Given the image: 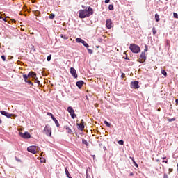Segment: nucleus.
Listing matches in <instances>:
<instances>
[{"label":"nucleus","mask_w":178,"mask_h":178,"mask_svg":"<svg viewBox=\"0 0 178 178\" xmlns=\"http://www.w3.org/2000/svg\"><path fill=\"white\" fill-rule=\"evenodd\" d=\"M94 15V10L91 7H88L85 10H79V18L80 19H86V17H90Z\"/></svg>","instance_id":"obj_1"},{"label":"nucleus","mask_w":178,"mask_h":178,"mask_svg":"<svg viewBox=\"0 0 178 178\" xmlns=\"http://www.w3.org/2000/svg\"><path fill=\"white\" fill-rule=\"evenodd\" d=\"M43 134L48 137H51L52 129L49 124H47L43 130Z\"/></svg>","instance_id":"obj_2"},{"label":"nucleus","mask_w":178,"mask_h":178,"mask_svg":"<svg viewBox=\"0 0 178 178\" xmlns=\"http://www.w3.org/2000/svg\"><path fill=\"white\" fill-rule=\"evenodd\" d=\"M129 49L134 54H138L140 51V47L134 44H131Z\"/></svg>","instance_id":"obj_3"},{"label":"nucleus","mask_w":178,"mask_h":178,"mask_svg":"<svg viewBox=\"0 0 178 178\" xmlns=\"http://www.w3.org/2000/svg\"><path fill=\"white\" fill-rule=\"evenodd\" d=\"M147 60V56H145V52H142L141 54L138 57V62L139 63H144Z\"/></svg>","instance_id":"obj_4"},{"label":"nucleus","mask_w":178,"mask_h":178,"mask_svg":"<svg viewBox=\"0 0 178 178\" xmlns=\"http://www.w3.org/2000/svg\"><path fill=\"white\" fill-rule=\"evenodd\" d=\"M39 147H38L37 146H31L27 147V150L29 152H31V154H36L38 151Z\"/></svg>","instance_id":"obj_5"},{"label":"nucleus","mask_w":178,"mask_h":178,"mask_svg":"<svg viewBox=\"0 0 178 178\" xmlns=\"http://www.w3.org/2000/svg\"><path fill=\"white\" fill-rule=\"evenodd\" d=\"M106 29H108L113 28V24L112 23V20L111 19H106Z\"/></svg>","instance_id":"obj_6"},{"label":"nucleus","mask_w":178,"mask_h":178,"mask_svg":"<svg viewBox=\"0 0 178 178\" xmlns=\"http://www.w3.org/2000/svg\"><path fill=\"white\" fill-rule=\"evenodd\" d=\"M1 115L6 116L7 118H15L17 117L15 114H10L8 112H1Z\"/></svg>","instance_id":"obj_7"},{"label":"nucleus","mask_w":178,"mask_h":178,"mask_svg":"<svg viewBox=\"0 0 178 178\" xmlns=\"http://www.w3.org/2000/svg\"><path fill=\"white\" fill-rule=\"evenodd\" d=\"M19 135L20 137L23 138H31V134L29 132H19Z\"/></svg>","instance_id":"obj_8"},{"label":"nucleus","mask_w":178,"mask_h":178,"mask_svg":"<svg viewBox=\"0 0 178 178\" xmlns=\"http://www.w3.org/2000/svg\"><path fill=\"white\" fill-rule=\"evenodd\" d=\"M76 126L78 127V129L83 131L85 129V125H84V121L83 120H81V122L80 124L76 123Z\"/></svg>","instance_id":"obj_9"},{"label":"nucleus","mask_w":178,"mask_h":178,"mask_svg":"<svg viewBox=\"0 0 178 178\" xmlns=\"http://www.w3.org/2000/svg\"><path fill=\"white\" fill-rule=\"evenodd\" d=\"M138 83L139 82L138 81L131 82V88H134L135 90L140 88V85H138Z\"/></svg>","instance_id":"obj_10"},{"label":"nucleus","mask_w":178,"mask_h":178,"mask_svg":"<svg viewBox=\"0 0 178 178\" xmlns=\"http://www.w3.org/2000/svg\"><path fill=\"white\" fill-rule=\"evenodd\" d=\"M70 72L72 76H73L74 77V79H77V77H78L77 72L76 71V69H74V67H71Z\"/></svg>","instance_id":"obj_11"},{"label":"nucleus","mask_w":178,"mask_h":178,"mask_svg":"<svg viewBox=\"0 0 178 178\" xmlns=\"http://www.w3.org/2000/svg\"><path fill=\"white\" fill-rule=\"evenodd\" d=\"M28 77L30 79L31 77H32V79H35V77H37V74H35V72L31 71L30 72H29L28 74Z\"/></svg>","instance_id":"obj_12"},{"label":"nucleus","mask_w":178,"mask_h":178,"mask_svg":"<svg viewBox=\"0 0 178 178\" xmlns=\"http://www.w3.org/2000/svg\"><path fill=\"white\" fill-rule=\"evenodd\" d=\"M76 86H77V87H78L79 88H81V87H83V86H84V81H77V82L76 83Z\"/></svg>","instance_id":"obj_13"},{"label":"nucleus","mask_w":178,"mask_h":178,"mask_svg":"<svg viewBox=\"0 0 178 178\" xmlns=\"http://www.w3.org/2000/svg\"><path fill=\"white\" fill-rule=\"evenodd\" d=\"M65 129H66V131H67V134H72V131L68 125H66Z\"/></svg>","instance_id":"obj_14"},{"label":"nucleus","mask_w":178,"mask_h":178,"mask_svg":"<svg viewBox=\"0 0 178 178\" xmlns=\"http://www.w3.org/2000/svg\"><path fill=\"white\" fill-rule=\"evenodd\" d=\"M23 78L24 79L25 83H27L29 81H30V78L27 76V74H24Z\"/></svg>","instance_id":"obj_15"},{"label":"nucleus","mask_w":178,"mask_h":178,"mask_svg":"<svg viewBox=\"0 0 178 178\" xmlns=\"http://www.w3.org/2000/svg\"><path fill=\"white\" fill-rule=\"evenodd\" d=\"M65 175H66V177L67 178H72L71 176H70V174L67 170V168H65Z\"/></svg>","instance_id":"obj_16"},{"label":"nucleus","mask_w":178,"mask_h":178,"mask_svg":"<svg viewBox=\"0 0 178 178\" xmlns=\"http://www.w3.org/2000/svg\"><path fill=\"white\" fill-rule=\"evenodd\" d=\"M53 120L55 122V124H56V127H59L60 124H59L58 120L56 118H53Z\"/></svg>","instance_id":"obj_17"},{"label":"nucleus","mask_w":178,"mask_h":178,"mask_svg":"<svg viewBox=\"0 0 178 178\" xmlns=\"http://www.w3.org/2000/svg\"><path fill=\"white\" fill-rule=\"evenodd\" d=\"M33 13H34L35 16H40L41 15V13H40L39 10L33 11Z\"/></svg>","instance_id":"obj_18"},{"label":"nucleus","mask_w":178,"mask_h":178,"mask_svg":"<svg viewBox=\"0 0 178 178\" xmlns=\"http://www.w3.org/2000/svg\"><path fill=\"white\" fill-rule=\"evenodd\" d=\"M70 113L72 119H75L76 118V115L74 112H70Z\"/></svg>","instance_id":"obj_19"},{"label":"nucleus","mask_w":178,"mask_h":178,"mask_svg":"<svg viewBox=\"0 0 178 178\" xmlns=\"http://www.w3.org/2000/svg\"><path fill=\"white\" fill-rule=\"evenodd\" d=\"M82 144L86 145V147L88 148V143L87 140H85L84 139H83Z\"/></svg>","instance_id":"obj_20"},{"label":"nucleus","mask_w":178,"mask_h":178,"mask_svg":"<svg viewBox=\"0 0 178 178\" xmlns=\"http://www.w3.org/2000/svg\"><path fill=\"white\" fill-rule=\"evenodd\" d=\"M76 42H78V43L82 44L83 40V39H81V38H77L76 39Z\"/></svg>","instance_id":"obj_21"},{"label":"nucleus","mask_w":178,"mask_h":178,"mask_svg":"<svg viewBox=\"0 0 178 178\" xmlns=\"http://www.w3.org/2000/svg\"><path fill=\"white\" fill-rule=\"evenodd\" d=\"M49 17L51 20H54V19H55V14H54V13L49 14Z\"/></svg>","instance_id":"obj_22"},{"label":"nucleus","mask_w":178,"mask_h":178,"mask_svg":"<svg viewBox=\"0 0 178 178\" xmlns=\"http://www.w3.org/2000/svg\"><path fill=\"white\" fill-rule=\"evenodd\" d=\"M67 112H74V110H73V107L69 106L67 109Z\"/></svg>","instance_id":"obj_23"},{"label":"nucleus","mask_w":178,"mask_h":178,"mask_svg":"<svg viewBox=\"0 0 178 178\" xmlns=\"http://www.w3.org/2000/svg\"><path fill=\"white\" fill-rule=\"evenodd\" d=\"M82 44L84 45V47H86V48H88L89 45L87 42H86V41L83 40Z\"/></svg>","instance_id":"obj_24"},{"label":"nucleus","mask_w":178,"mask_h":178,"mask_svg":"<svg viewBox=\"0 0 178 178\" xmlns=\"http://www.w3.org/2000/svg\"><path fill=\"white\" fill-rule=\"evenodd\" d=\"M104 124H106V126L107 127H111V124L108 123L106 120L104 121Z\"/></svg>","instance_id":"obj_25"},{"label":"nucleus","mask_w":178,"mask_h":178,"mask_svg":"<svg viewBox=\"0 0 178 178\" xmlns=\"http://www.w3.org/2000/svg\"><path fill=\"white\" fill-rule=\"evenodd\" d=\"M1 19H3V20L4 22H9V20L10 19V17H6L5 18H1Z\"/></svg>","instance_id":"obj_26"},{"label":"nucleus","mask_w":178,"mask_h":178,"mask_svg":"<svg viewBox=\"0 0 178 178\" xmlns=\"http://www.w3.org/2000/svg\"><path fill=\"white\" fill-rule=\"evenodd\" d=\"M161 74H163V76H165V77H166V76H168V73H166V71L165 70H161Z\"/></svg>","instance_id":"obj_27"},{"label":"nucleus","mask_w":178,"mask_h":178,"mask_svg":"<svg viewBox=\"0 0 178 178\" xmlns=\"http://www.w3.org/2000/svg\"><path fill=\"white\" fill-rule=\"evenodd\" d=\"M155 19H156V22H159L160 19H159V15L158 14L155 15Z\"/></svg>","instance_id":"obj_28"},{"label":"nucleus","mask_w":178,"mask_h":178,"mask_svg":"<svg viewBox=\"0 0 178 178\" xmlns=\"http://www.w3.org/2000/svg\"><path fill=\"white\" fill-rule=\"evenodd\" d=\"M121 77L123 80H126V74L124 73H122V75H121Z\"/></svg>","instance_id":"obj_29"},{"label":"nucleus","mask_w":178,"mask_h":178,"mask_svg":"<svg viewBox=\"0 0 178 178\" xmlns=\"http://www.w3.org/2000/svg\"><path fill=\"white\" fill-rule=\"evenodd\" d=\"M108 9H109V10H113V5L110 4V5L108 6Z\"/></svg>","instance_id":"obj_30"},{"label":"nucleus","mask_w":178,"mask_h":178,"mask_svg":"<svg viewBox=\"0 0 178 178\" xmlns=\"http://www.w3.org/2000/svg\"><path fill=\"white\" fill-rule=\"evenodd\" d=\"M175 120H176V118H168V122H172V121H175Z\"/></svg>","instance_id":"obj_31"},{"label":"nucleus","mask_w":178,"mask_h":178,"mask_svg":"<svg viewBox=\"0 0 178 178\" xmlns=\"http://www.w3.org/2000/svg\"><path fill=\"white\" fill-rule=\"evenodd\" d=\"M61 38H63L64 40H67V36H66V35H60Z\"/></svg>","instance_id":"obj_32"},{"label":"nucleus","mask_w":178,"mask_h":178,"mask_svg":"<svg viewBox=\"0 0 178 178\" xmlns=\"http://www.w3.org/2000/svg\"><path fill=\"white\" fill-rule=\"evenodd\" d=\"M119 145H124V141L123 140H118V142Z\"/></svg>","instance_id":"obj_33"},{"label":"nucleus","mask_w":178,"mask_h":178,"mask_svg":"<svg viewBox=\"0 0 178 178\" xmlns=\"http://www.w3.org/2000/svg\"><path fill=\"white\" fill-rule=\"evenodd\" d=\"M26 83H28V84L29 85V86H31V87H33V82H31V81L29 79V81H27Z\"/></svg>","instance_id":"obj_34"},{"label":"nucleus","mask_w":178,"mask_h":178,"mask_svg":"<svg viewBox=\"0 0 178 178\" xmlns=\"http://www.w3.org/2000/svg\"><path fill=\"white\" fill-rule=\"evenodd\" d=\"M47 115L51 117L52 120H53L54 118H55V117H54V116L53 115V114H51V113H47Z\"/></svg>","instance_id":"obj_35"},{"label":"nucleus","mask_w":178,"mask_h":178,"mask_svg":"<svg viewBox=\"0 0 178 178\" xmlns=\"http://www.w3.org/2000/svg\"><path fill=\"white\" fill-rule=\"evenodd\" d=\"M173 15H174V17H175V19H178V15H177V13H174Z\"/></svg>","instance_id":"obj_36"},{"label":"nucleus","mask_w":178,"mask_h":178,"mask_svg":"<svg viewBox=\"0 0 178 178\" xmlns=\"http://www.w3.org/2000/svg\"><path fill=\"white\" fill-rule=\"evenodd\" d=\"M51 58H52V56L51 55H49L47 56V60L48 62H49V60H51Z\"/></svg>","instance_id":"obj_37"},{"label":"nucleus","mask_w":178,"mask_h":178,"mask_svg":"<svg viewBox=\"0 0 178 178\" xmlns=\"http://www.w3.org/2000/svg\"><path fill=\"white\" fill-rule=\"evenodd\" d=\"M152 31L154 35L156 34V30L155 29V28L152 29Z\"/></svg>","instance_id":"obj_38"},{"label":"nucleus","mask_w":178,"mask_h":178,"mask_svg":"<svg viewBox=\"0 0 178 178\" xmlns=\"http://www.w3.org/2000/svg\"><path fill=\"white\" fill-rule=\"evenodd\" d=\"M1 58L3 60V62H5V60H6V58L5 57L4 55L1 56Z\"/></svg>","instance_id":"obj_39"},{"label":"nucleus","mask_w":178,"mask_h":178,"mask_svg":"<svg viewBox=\"0 0 178 178\" xmlns=\"http://www.w3.org/2000/svg\"><path fill=\"white\" fill-rule=\"evenodd\" d=\"M134 165L135 167L138 168V164H137L136 162H134Z\"/></svg>","instance_id":"obj_40"},{"label":"nucleus","mask_w":178,"mask_h":178,"mask_svg":"<svg viewBox=\"0 0 178 178\" xmlns=\"http://www.w3.org/2000/svg\"><path fill=\"white\" fill-rule=\"evenodd\" d=\"M111 2V0H105V3H109Z\"/></svg>","instance_id":"obj_41"},{"label":"nucleus","mask_w":178,"mask_h":178,"mask_svg":"<svg viewBox=\"0 0 178 178\" xmlns=\"http://www.w3.org/2000/svg\"><path fill=\"white\" fill-rule=\"evenodd\" d=\"M163 178H168V175L167 174H164L163 175Z\"/></svg>","instance_id":"obj_42"},{"label":"nucleus","mask_w":178,"mask_h":178,"mask_svg":"<svg viewBox=\"0 0 178 178\" xmlns=\"http://www.w3.org/2000/svg\"><path fill=\"white\" fill-rule=\"evenodd\" d=\"M162 163H165L166 164H168V161L163 160V161H162Z\"/></svg>","instance_id":"obj_43"},{"label":"nucleus","mask_w":178,"mask_h":178,"mask_svg":"<svg viewBox=\"0 0 178 178\" xmlns=\"http://www.w3.org/2000/svg\"><path fill=\"white\" fill-rule=\"evenodd\" d=\"M175 104H176V105H178V99H175Z\"/></svg>","instance_id":"obj_44"},{"label":"nucleus","mask_w":178,"mask_h":178,"mask_svg":"<svg viewBox=\"0 0 178 178\" xmlns=\"http://www.w3.org/2000/svg\"><path fill=\"white\" fill-rule=\"evenodd\" d=\"M172 171H173V169H172V168H170V169H169L170 173H171Z\"/></svg>","instance_id":"obj_45"},{"label":"nucleus","mask_w":178,"mask_h":178,"mask_svg":"<svg viewBox=\"0 0 178 178\" xmlns=\"http://www.w3.org/2000/svg\"><path fill=\"white\" fill-rule=\"evenodd\" d=\"M129 176L130 177H133L134 176V173L133 172L129 173Z\"/></svg>","instance_id":"obj_46"},{"label":"nucleus","mask_w":178,"mask_h":178,"mask_svg":"<svg viewBox=\"0 0 178 178\" xmlns=\"http://www.w3.org/2000/svg\"><path fill=\"white\" fill-rule=\"evenodd\" d=\"M88 51H89V54H92V50L89 49Z\"/></svg>","instance_id":"obj_47"},{"label":"nucleus","mask_w":178,"mask_h":178,"mask_svg":"<svg viewBox=\"0 0 178 178\" xmlns=\"http://www.w3.org/2000/svg\"><path fill=\"white\" fill-rule=\"evenodd\" d=\"M130 159H131V160L133 161V163L136 162V161H134V157H130Z\"/></svg>","instance_id":"obj_48"},{"label":"nucleus","mask_w":178,"mask_h":178,"mask_svg":"<svg viewBox=\"0 0 178 178\" xmlns=\"http://www.w3.org/2000/svg\"><path fill=\"white\" fill-rule=\"evenodd\" d=\"M130 159H131V160L133 161V163L136 162V161H134V157H130Z\"/></svg>","instance_id":"obj_49"},{"label":"nucleus","mask_w":178,"mask_h":178,"mask_svg":"<svg viewBox=\"0 0 178 178\" xmlns=\"http://www.w3.org/2000/svg\"><path fill=\"white\" fill-rule=\"evenodd\" d=\"M11 21H12L13 23H16V20H15V19H11Z\"/></svg>","instance_id":"obj_50"},{"label":"nucleus","mask_w":178,"mask_h":178,"mask_svg":"<svg viewBox=\"0 0 178 178\" xmlns=\"http://www.w3.org/2000/svg\"><path fill=\"white\" fill-rule=\"evenodd\" d=\"M103 150L106 151V147H103Z\"/></svg>","instance_id":"obj_51"},{"label":"nucleus","mask_w":178,"mask_h":178,"mask_svg":"<svg viewBox=\"0 0 178 178\" xmlns=\"http://www.w3.org/2000/svg\"><path fill=\"white\" fill-rule=\"evenodd\" d=\"M36 83H37L38 84H40V81L37 80V81H36Z\"/></svg>","instance_id":"obj_52"},{"label":"nucleus","mask_w":178,"mask_h":178,"mask_svg":"<svg viewBox=\"0 0 178 178\" xmlns=\"http://www.w3.org/2000/svg\"><path fill=\"white\" fill-rule=\"evenodd\" d=\"M162 159H163V160L166 159V156L162 157Z\"/></svg>","instance_id":"obj_53"},{"label":"nucleus","mask_w":178,"mask_h":178,"mask_svg":"<svg viewBox=\"0 0 178 178\" xmlns=\"http://www.w3.org/2000/svg\"><path fill=\"white\" fill-rule=\"evenodd\" d=\"M26 8H27V6H24V9H26Z\"/></svg>","instance_id":"obj_54"},{"label":"nucleus","mask_w":178,"mask_h":178,"mask_svg":"<svg viewBox=\"0 0 178 178\" xmlns=\"http://www.w3.org/2000/svg\"><path fill=\"white\" fill-rule=\"evenodd\" d=\"M2 123V120L0 119V124H1Z\"/></svg>","instance_id":"obj_55"},{"label":"nucleus","mask_w":178,"mask_h":178,"mask_svg":"<svg viewBox=\"0 0 178 178\" xmlns=\"http://www.w3.org/2000/svg\"><path fill=\"white\" fill-rule=\"evenodd\" d=\"M156 161L159 162V159H156Z\"/></svg>","instance_id":"obj_56"},{"label":"nucleus","mask_w":178,"mask_h":178,"mask_svg":"<svg viewBox=\"0 0 178 178\" xmlns=\"http://www.w3.org/2000/svg\"><path fill=\"white\" fill-rule=\"evenodd\" d=\"M0 19H3L2 16L0 15Z\"/></svg>","instance_id":"obj_57"},{"label":"nucleus","mask_w":178,"mask_h":178,"mask_svg":"<svg viewBox=\"0 0 178 178\" xmlns=\"http://www.w3.org/2000/svg\"><path fill=\"white\" fill-rule=\"evenodd\" d=\"M158 111H159H159H161V108H159Z\"/></svg>","instance_id":"obj_58"},{"label":"nucleus","mask_w":178,"mask_h":178,"mask_svg":"<svg viewBox=\"0 0 178 178\" xmlns=\"http://www.w3.org/2000/svg\"><path fill=\"white\" fill-rule=\"evenodd\" d=\"M1 112H5L4 111H1Z\"/></svg>","instance_id":"obj_59"},{"label":"nucleus","mask_w":178,"mask_h":178,"mask_svg":"<svg viewBox=\"0 0 178 178\" xmlns=\"http://www.w3.org/2000/svg\"><path fill=\"white\" fill-rule=\"evenodd\" d=\"M145 51H147V49H145Z\"/></svg>","instance_id":"obj_60"}]
</instances>
